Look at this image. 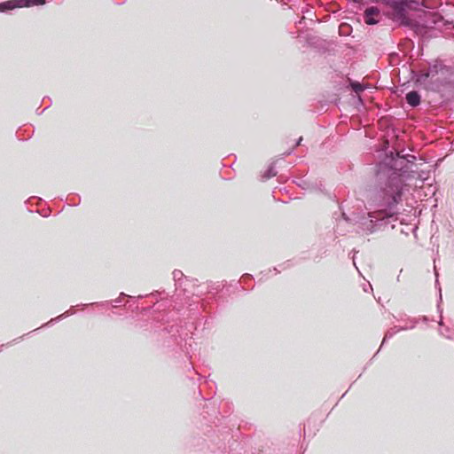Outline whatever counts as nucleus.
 I'll return each instance as SVG.
<instances>
[{"mask_svg":"<svg viewBox=\"0 0 454 454\" xmlns=\"http://www.w3.org/2000/svg\"><path fill=\"white\" fill-rule=\"evenodd\" d=\"M350 87L352 90L356 93L359 94L360 92L364 91L365 89V86L364 84H361L358 82H351Z\"/></svg>","mask_w":454,"mask_h":454,"instance_id":"7","label":"nucleus"},{"mask_svg":"<svg viewBox=\"0 0 454 454\" xmlns=\"http://www.w3.org/2000/svg\"><path fill=\"white\" fill-rule=\"evenodd\" d=\"M380 11L377 7L367 8L364 12L365 23L368 25H374L378 23V20L373 17L379 15Z\"/></svg>","mask_w":454,"mask_h":454,"instance_id":"4","label":"nucleus"},{"mask_svg":"<svg viewBox=\"0 0 454 454\" xmlns=\"http://www.w3.org/2000/svg\"><path fill=\"white\" fill-rule=\"evenodd\" d=\"M415 157L412 155L395 156L391 153L379 166L377 174L378 185L370 193L368 204L374 209L364 215H356L354 221L361 224V228L368 232L376 231L379 223L385 222L395 215V207L402 201L406 184L403 176L409 171L410 164Z\"/></svg>","mask_w":454,"mask_h":454,"instance_id":"1","label":"nucleus"},{"mask_svg":"<svg viewBox=\"0 0 454 454\" xmlns=\"http://www.w3.org/2000/svg\"><path fill=\"white\" fill-rule=\"evenodd\" d=\"M429 76H430V72H425V73H422V74L419 75V82H424V81H426Z\"/></svg>","mask_w":454,"mask_h":454,"instance_id":"11","label":"nucleus"},{"mask_svg":"<svg viewBox=\"0 0 454 454\" xmlns=\"http://www.w3.org/2000/svg\"><path fill=\"white\" fill-rule=\"evenodd\" d=\"M384 2L395 11L396 18L403 25L411 24L406 15L407 0H384Z\"/></svg>","mask_w":454,"mask_h":454,"instance_id":"2","label":"nucleus"},{"mask_svg":"<svg viewBox=\"0 0 454 454\" xmlns=\"http://www.w3.org/2000/svg\"><path fill=\"white\" fill-rule=\"evenodd\" d=\"M45 3L46 0H10L0 4V12H4L15 8L42 5Z\"/></svg>","mask_w":454,"mask_h":454,"instance_id":"3","label":"nucleus"},{"mask_svg":"<svg viewBox=\"0 0 454 454\" xmlns=\"http://www.w3.org/2000/svg\"><path fill=\"white\" fill-rule=\"evenodd\" d=\"M276 175H277V172L275 171L274 167L270 166L269 168V169L267 170V172L265 173L264 177L265 178H270L272 176H275Z\"/></svg>","mask_w":454,"mask_h":454,"instance_id":"9","label":"nucleus"},{"mask_svg":"<svg viewBox=\"0 0 454 454\" xmlns=\"http://www.w3.org/2000/svg\"><path fill=\"white\" fill-rule=\"evenodd\" d=\"M69 314H70L69 311H67V312L61 314L60 316L57 317L56 318L51 319L46 325H50L53 321H58V320H59L61 318L67 317Z\"/></svg>","mask_w":454,"mask_h":454,"instance_id":"10","label":"nucleus"},{"mask_svg":"<svg viewBox=\"0 0 454 454\" xmlns=\"http://www.w3.org/2000/svg\"><path fill=\"white\" fill-rule=\"evenodd\" d=\"M439 325H442V318L440 319Z\"/></svg>","mask_w":454,"mask_h":454,"instance_id":"14","label":"nucleus"},{"mask_svg":"<svg viewBox=\"0 0 454 454\" xmlns=\"http://www.w3.org/2000/svg\"><path fill=\"white\" fill-rule=\"evenodd\" d=\"M184 277V273L179 270H175L173 271V278L176 282L180 281Z\"/></svg>","mask_w":454,"mask_h":454,"instance_id":"8","label":"nucleus"},{"mask_svg":"<svg viewBox=\"0 0 454 454\" xmlns=\"http://www.w3.org/2000/svg\"><path fill=\"white\" fill-rule=\"evenodd\" d=\"M435 276H436V283H437V282H438V279H437V278H438V273H437V271H436V270H435Z\"/></svg>","mask_w":454,"mask_h":454,"instance_id":"13","label":"nucleus"},{"mask_svg":"<svg viewBox=\"0 0 454 454\" xmlns=\"http://www.w3.org/2000/svg\"><path fill=\"white\" fill-rule=\"evenodd\" d=\"M415 324H416V323L414 322L411 326H404V327H400V328H398V327H394V328H392V329L388 330V331L387 332V333L385 334V337H384V339H383L382 343H384V342L386 341V340H387V339L391 338L395 333H397V332H399V331L406 330V329H409V328H410V329L414 328Z\"/></svg>","mask_w":454,"mask_h":454,"instance_id":"6","label":"nucleus"},{"mask_svg":"<svg viewBox=\"0 0 454 454\" xmlns=\"http://www.w3.org/2000/svg\"><path fill=\"white\" fill-rule=\"evenodd\" d=\"M301 140H302V137H300V138L298 139V141H297V143H296V145H295L297 146V145H301Z\"/></svg>","mask_w":454,"mask_h":454,"instance_id":"12","label":"nucleus"},{"mask_svg":"<svg viewBox=\"0 0 454 454\" xmlns=\"http://www.w3.org/2000/svg\"><path fill=\"white\" fill-rule=\"evenodd\" d=\"M405 98L407 103L412 107H416L420 104V95L415 90L408 92Z\"/></svg>","mask_w":454,"mask_h":454,"instance_id":"5","label":"nucleus"}]
</instances>
